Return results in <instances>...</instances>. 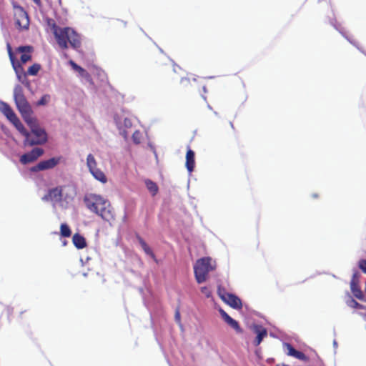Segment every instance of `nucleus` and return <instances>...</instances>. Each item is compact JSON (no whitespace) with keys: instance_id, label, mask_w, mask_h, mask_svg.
Returning a JSON list of instances; mask_svg holds the SVG:
<instances>
[{"instance_id":"nucleus-30","label":"nucleus","mask_w":366,"mask_h":366,"mask_svg":"<svg viewBox=\"0 0 366 366\" xmlns=\"http://www.w3.org/2000/svg\"><path fill=\"white\" fill-rule=\"evenodd\" d=\"M360 273L357 271L355 272L352 274L350 286L351 285H357L360 283Z\"/></svg>"},{"instance_id":"nucleus-25","label":"nucleus","mask_w":366,"mask_h":366,"mask_svg":"<svg viewBox=\"0 0 366 366\" xmlns=\"http://www.w3.org/2000/svg\"><path fill=\"white\" fill-rule=\"evenodd\" d=\"M60 233L64 237H69L71 234V231L66 224H61L60 227Z\"/></svg>"},{"instance_id":"nucleus-14","label":"nucleus","mask_w":366,"mask_h":366,"mask_svg":"<svg viewBox=\"0 0 366 366\" xmlns=\"http://www.w3.org/2000/svg\"><path fill=\"white\" fill-rule=\"evenodd\" d=\"M285 347L287 349V355L294 357L300 360H307V356L302 352L295 350L290 344L286 343Z\"/></svg>"},{"instance_id":"nucleus-40","label":"nucleus","mask_w":366,"mask_h":366,"mask_svg":"<svg viewBox=\"0 0 366 366\" xmlns=\"http://www.w3.org/2000/svg\"><path fill=\"white\" fill-rule=\"evenodd\" d=\"M350 43H351V44H355V41H350Z\"/></svg>"},{"instance_id":"nucleus-21","label":"nucleus","mask_w":366,"mask_h":366,"mask_svg":"<svg viewBox=\"0 0 366 366\" xmlns=\"http://www.w3.org/2000/svg\"><path fill=\"white\" fill-rule=\"evenodd\" d=\"M92 175L100 182L105 184L107 182V178L105 174L99 169L97 168L89 172Z\"/></svg>"},{"instance_id":"nucleus-27","label":"nucleus","mask_w":366,"mask_h":366,"mask_svg":"<svg viewBox=\"0 0 366 366\" xmlns=\"http://www.w3.org/2000/svg\"><path fill=\"white\" fill-rule=\"evenodd\" d=\"M51 101V96L48 94H44L41 99L36 103L38 107L46 106Z\"/></svg>"},{"instance_id":"nucleus-41","label":"nucleus","mask_w":366,"mask_h":366,"mask_svg":"<svg viewBox=\"0 0 366 366\" xmlns=\"http://www.w3.org/2000/svg\"><path fill=\"white\" fill-rule=\"evenodd\" d=\"M68 198V196L67 194L64 197V199H67Z\"/></svg>"},{"instance_id":"nucleus-7","label":"nucleus","mask_w":366,"mask_h":366,"mask_svg":"<svg viewBox=\"0 0 366 366\" xmlns=\"http://www.w3.org/2000/svg\"><path fill=\"white\" fill-rule=\"evenodd\" d=\"M217 293L219 297L232 308L239 310L242 307L241 300L236 295L227 292L224 288L219 287Z\"/></svg>"},{"instance_id":"nucleus-34","label":"nucleus","mask_w":366,"mask_h":366,"mask_svg":"<svg viewBox=\"0 0 366 366\" xmlns=\"http://www.w3.org/2000/svg\"><path fill=\"white\" fill-rule=\"evenodd\" d=\"M201 292L202 294L205 295L207 298L210 297L212 295V292L207 287H201Z\"/></svg>"},{"instance_id":"nucleus-38","label":"nucleus","mask_w":366,"mask_h":366,"mask_svg":"<svg viewBox=\"0 0 366 366\" xmlns=\"http://www.w3.org/2000/svg\"><path fill=\"white\" fill-rule=\"evenodd\" d=\"M277 366H289V365H285V364H278V365H277Z\"/></svg>"},{"instance_id":"nucleus-3","label":"nucleus","mask_w":366,"mask_h":366,"mask_svg":"<svg viewBox=\"0 0 366 366\" xmlns=\"http://www.w3.org/2000/svg\"><path fill=\"white\" fill-rule=\"evenodd\" d=\"M24 122L31 129L30 137L25 139L24 144L41 145L47 142V134L43 128L39 127L36 117H33Z\"/></svg>"},{"instance_id":"nucleus-31","label":"nucleus","mask_w":366,"mask_h":366,"mask_svg":"<svg viewBox=\"0 0 366 366\" xmlns=\"http://www.w3.org/2000/svg\"><path fill=\"white\" fill-rule=\"evenodd\" d=\"M142 134L139 130H136L132 134L133 142L138 144L141 142Z\"/></svg>"},{"instance_id":"nucleus-11","label":"nucleus","mask_w":366,"mask_h":366,"mask_svg":"<svg viewBox=\"0 0 366 366\" xmlns=\"http://www.w3.org/2000/svg\"><path fill=\"white\" fill-rule=\"evenodd\" d=\"M219 312L224 320V322L233 328L237 333H242L243 330L240 327L239 323L235 320L232 319L224 310L219 309Z\"/></svg>"},{"instance_id":"nucleus-13","label":"nucleus","mask_w":366,"mask_h":366,"mask_svg":"<svg viewBox=\"0 0 366 366\" xmlns=\"http://www.w3.org/2000/svg\"><path fill=\"white\" fill-rule=\"evenodd\" d=\"M10 122L15 127V128L25 137V139L30 137V133L25 129L17 116H15L10 120Z\"/></svg>"},{"instance_id":"nucleus-19","label":"nucleus","mask_w":366,"mask_h":366,"mask_svg":"<svg viewBox=\"0 0 366 366\" xmlns=\"http://www.w3.org/2000/svg\"><path fill=\"white\" fill-rule=\"evenodd\" d=\"M72 242L77 249H83L86 246L85 238L78 233L73 235Z\"/></svg>"},{"instance_id":"nucleus-32","label":"nucleus","mask_w":366,"mask_h":366,"mask_svg":"<svg viewBox=\"0 0 366 366\" xmlns=\"http://www.w3.org/2000/svg\"><path fill=\"white\" fill-rule=\"evenodd\" d=\"M7 49H8V53H9V55L10 60H11V61L12 63L13 67H14V69L15 70H16L15 58H14V54L12 53V47H7Z\"/></svg>"},{"instance_id":"nucleus-8","label":"nucleus","mask_w":366,"mask_h":366,"mask_svg":"<svg viewBox=\"0 0 366 366\" xmlns=\"http://www.w3.org/2000/svg\"><path fill=\"white\" fill-rule=\"evenodd\" d=\"M66 187L73 189V188L70 186L56 187L54 188L49 189L47 194L42 197V200L54 201L56 202H60L64 197L63 190Z\"/></svg>"},{"instance_id":"nucleus-6","label":"nucleus","mask_w":366,"mask_h":366,"mask_svg":"<svg viewBox=\"0 0 366 366\" xmlns=\"http://www.w3.org/2000/svg\"><path fill=\"white\" fill-rule=\"evenodd\" d=\"M14 9L15 24L19 29H28L29 25V16L24 8L16 2H12Z\"/></svg>"},{"instance_id":"nucleus-22","label":"nucleus","mask_w":366,"mask_h":366,"mask_svg":"<svg viewBox=\"0 0 366 366\" xmlns=\"http://www.w3.org/2000/svg\"><path fill=\"white\" fill-rule=\"evenodd\" d=\"M350 290H351L353 295L356 298H357L358 300H360L361 301H365L366 302L365 295H364L362 291L361 290L360 287L359 285H351L350 286Z\"/></svg>"},{"instance_id":"nucleus-39","label":"nucleus","mask_w":366,"mask_h":366,"mask_svg":"<svg viewBox=\"0 0 366 366\" xmlns=\"http://www.w3.org/2000/svg\"><path fill=\"white\" fill-rule=\"evenodd\" d=\"M312 197H315V198H317L318 197V195L316 194H312Z\"/></svg>"},{"instance_id":"nucleus-2","label":"nucleus","mask_w":366,"mask_h":366,"mask_svg":"<svg viewBox=\"0 0 366 366\" xmlns=\"http://www.w3.org/2000/svg\"><path fill=\"white\" fill-rule=\"evenodd\" d=\"M47 25L51 29L57 43L59 46H79L81 42V36L71 27H59L52 19L47 20Z\"/></svg>"},{"instance_id":"nucleus-9","label":"nucleus","mask_w":366,"mask_h":366,"mask_svg":"<svg viewBox=\"0 0 366 366\" xmlns=\"http://www.w3.org/2000/svg\"><path fill=\"white\" fill-rule=\"evenodd\" d=\"M61 159V157H52L47 160L41 161L35 166L31 167L30 171L32 172H37L39 171L53 169L57 164H59Z\"/></svg>"},{"instance_id":"nucleus-29","label":"nucleus","mask_w":366,"mask_h":366,"mask_svg":"<svg viewBox=\"0 0 366 366\" xmlns=\"http://www.w3.org/2000/svg\"><path fill=\"white\" fill-rule=\"evenodd\" d=\"M41 69V66L38 64H34L28 69V74L30 75H36Z\"/></svg>"},{"instance_id":"nucleus-20","label":"nucleus","mask_w":366,"mask_h":366,"mask_svg":"<svg viewBox=\"0 0 366 366\" xmlns=\"http://www.w3.org/2000/svg\"><path fill=\"white\" fill-rule=\"evenodd\" d=\"M137 238L144 252L147 255L150 256L152 259L156 260L155 254H154L152 249L149 247V245L146 243V242L139 235H137Z\"/></svg>"},{"instance_id":"nucleus-15","label":"nucleus","mask_w":366,"mask_h":366,"mask_svg":"<svg viewBox=\"0 0 366 366\" xmlns=\"http://www.w3.org/2000/svg\"><path fill=\"white\" fill-rule=\"evenodd\" d=\"M70 66L71 68L78 72L79 75L86 79L89 81H92V77L91 75L81 66H79L77 64H76L73 60H70L69 61Z\"/></svg>"},{"instance_id":"nucleus-33","label":"nucleus","mask_w":366,"mask_h":366,"mask_svg":"<svg viewBox=\"0 0 366 366\" xmlns=\"http://www.w3.org/2000/svg\"><path fill=\"white\" fill-rule=\"evenodd\" d=\"M359 268L366 274V259H360L358 262Z\"/></svg>"},{"instance_id":"nucleus-36","label":"nucleus","mask_w":366,"mask_h":366,"mask_svg":"<svg viewBox=\"0 0 366 366\" xmlns=\"http://www.w3.org/2000/svg\"><path fill=\"white\" fill-rule=\"evenodd\" d=\"M34 2L39 6H41V0H33Z\"/></svg>"},{"instance_id":"nucleus-37","label":"nucleus","mask_w":366,"mask_h":366,"mask_svg":"<svg viewBox=\"0 0 366 366\" xmlns=\"http://www.w3.org/2000/svg\"><path fill=\"white\" fill-rule=\"evenodd\" d=\"M181 81H182V83H187V84L189 82V79H182Z\"/></svg>"},{"instance_id":"nucleus-35","label":"nucleus","mask_w":366,"mask_h":366,"mask_svg":"<svg viewBox=\"0 0 366 366\" xmlns=\"http://www.w3.org/2000/svg\"><path fill=\"white\" fill-rule=\"evenodd\" d=\"M175 319L178 322H180V313L179 310H177L175 312Z\"/></svg>"},{"instance_id":"nucleus-18","label":"nucleus","mask_w":366,"mask_h":366,"mask_svg":"<svg viewBox=\"0 0 366 366\" xmlns=\"http://www.w3.org/2000/svg\"><path fill=\"white\" fill-rule=\"evenodd\" d=\"M33 51V47H18L17 52L21 53V61L26 63L31 58L30 53Z\"/></svg>"},{"instance_id":"nucleus-12","label":"nucleus","mask_w":366,"mask_h":366,"mask_svg":"<svg viewBox=\"0 0 366 366\" xmlns=\"http://www.w3.org/2000/svg\"><path fill=\"white\" fill-rule=\"evenodd\" d=\"M252 330L257 335L254 340V345L258 346L262 342V340L267 336V331L264 327L259 325H254L252 327Z\"/></svg>"},{"instance_id":"nucleus-5","label":"nucleus","mask_w":366,"mask_h":366,"mask_svg":"<svg viewBox=\"0 0 366 366\" xmlns=\"http://www.w3.org/2000/svg\"><path fill=\"white\" fill-rule=\"evenodd\" d=\"M14 99L23 119L24 121L33 117V110L24 96L22 87L20 85H16L14 89Z\"/></svg>"},{"instance_id":"nucleus-26","label":"nucleus","mask_w":366,"mask_h":366,"mask_svg":"<svg viewBox=\"0 0 366 366\" xmlns=\"http://www.w3.org/2000/svg\"><path fill=\"white\" fill-rule=\"evenodd\" d=\"M347 305L351 308L357 309V310H366V306H364V305L358 303L354 299H350V300H348L347 302Z\"/></svg>"},{"instance_id":"nucleus-10","label":"nucleus","mask_w":366,"mask_h":366,"mask_svg":"<svg viewBox=\"0 0 366 366\" xmlns=\"http://www.w3.org/2000/svg\"><path fill=\"white\" fill-rule=\"evenodd\" d=\"M44 150L41 148H34L31 152L23 154L20 158V162L23 164H26L35 162L39 157L42 156Z\"/></svg>"},{"instance_id":"nucleus-24","label":"nucleus","mask_w":366,"mask_h":366,"mask_svg":"<svg viewBox=\"0 0 366 366\" xmlns=\"http://www.w3.org/2000/svg\"><path fill=\"white\" fill-rule=\"evenodd\" d=\"M86 166H87L89 172H91L92 170H94V169L98 168L97 162L95 159V157L92 154H89L87 155Z\"/></svg>"},{"instance_id":"nucleus-17","label":"nucleus","mask_w":366,"mask_h":366,"mask_svg":"<svg viewBox=\"0 0 366 366\" xmlns=\"http://www.w3.org/2000/svg\"><path fill=\"white\" fill-rule=\"evenodd\" d=\"M186 167L189 172L194 170L195 166L194 152L192 149H188L186 154Z\"/></svg>"},{"instance_id":"nucleus-28","label":"nucleus","mask_w":366,"mask_h":366,"mask_svg":"<svg viewBox=\"0 0 366 366\" xmlns=\"http://www.w3.org/2000/svg\"><path fill=\"white\" fill-rule=\"evenodd\" d=\"M360 249L362 255L366 257V232L362 234L360 239Z\"/></svg>"},{"instance_id":"nucleus-1","label":"nucleus","mask_w":366,"mask_h":366,"mask_svg":"<svg viewBox=\"0 0 366 366\" xmlns=\"http://www.w3.org/2000/svg\"><path fill=\"white\" fill-rule=\"evenodd\" d=\"M84 203L86 208L95 213L107 222L115 219V212L109 201L104 197L97 194H86L84 197Z\"/></svg>"},{"instance_id":"nucleus-23","label":"nucleus","mask_w":366,"mask_h":366,"mask_svg":"<svg viewBox=\"0 0 366 366\" xmlns=\"http://www.w3.org/2000/svg\"><path fill=\"white\" fill-rule=\"evenodd\" d=\"M145 184L147 189L150 192L152 196H154L158 192L159 188L157 184L150 179L145 180Z\"/></svg>"},{"instance_id":"nucleus-4","label":"nucleus","mask_w":366,"mask_h":366,"mask_svg":"<svg viewBox=\"0 0 366 366\" xmlns=\"http://www.w3.org/2000/svg\"><path fill=\"white\" fill-rule=\"evenodd\" d=\"M216 262L211 257H202L197 260L194 272L197 282L200 284L206 281L208 274L216 269Z\"/></svg>"},{"instance_id":"nucleus-16","label":"nucleus","mask_w":366,"mask_h":366,"mask_svg":"<svg viewBox=\"0 0 366 366\" xmlns=\"http://www.w3.org/2000/svg\"><path fill=\"white\" fill-rule=\"evenodd\" d=\"M0 111L9 121L16 116L12 108L7 103L2 101H0Z\"/></svg>"}]
</instances>
